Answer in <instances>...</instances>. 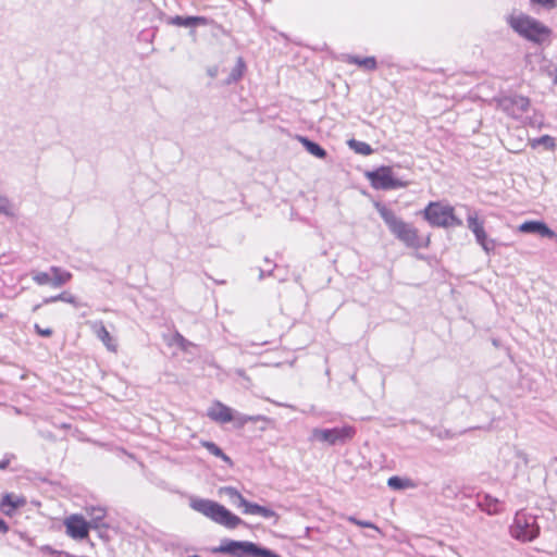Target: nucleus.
Instances as JSON below:
<instances>
[{
  "label": "nucleus",
  "mask_w": 557,
  "mask_h": 557,
  "mask_svg": "<svg viewBox=\"0 0 557 557\" xmlns=\"http://www.w3.org/2000/svg\"><path fill=\"white\" fill-rule=\"evenodd\" d=\"M507 23L520 37L531 42L542 45L550 40L552 29L528 14H511Z\"/></svg>",
  "instance_id": "obj_2"
},
{
  "label": "nucleus",
  "mask_w": 557,
  "mask_h": 557,
  "mask_svg": "<svg viewBox=\"0 0 557 557\" xmlns=\"http://www.w3.org/2000/svg\"><path fill=\"white\" fill-rule=\"evenodd\" d=\"M215 550L226 554H236L237 552H242L253 557H280L269 549L258 547L251 542L224 541Z\"/></svg>",
  "instance_id": "obj_10"
},
{
  "label": "nucleus",
  "mask_w": 557,
  "mask_h": 557,
  "mask_svg": "<svg viewBox=\"0 0 557 557\" xmlns=\"http://www.w3.org/2000/svg\"><path fill=\"white\" fill-rule=\"evenodd\" d=\"M371 186L374 189H395L405 187L406 184L394 176L393 170L389 166H381L374 171L366 173Z\"/></svg>",
  "instance_id": "obj_9"
},
{
  "label": "nucleus",
  "mask_w": 557,
  "mask_h": 557,
  "mask_svg": "<svg viewBox=\"0 0 557 557\" xmlns=\"http://www.w3.org/2000/svg\"><path fill=\"white\" fill-rule=\"evenodd\" d=\"M424 220L434 227H456L461 226L462 221L456 215L453 206L442 201H431L422 211Z\"/></svg>",
  "instance_id": "obj_4"
},
{
  "label": "nucleus",
  "mask_w": 557,
  "mask_h": 557,
  "mask_svg": "<svg viewBox=\"0 0 557 557\" xmlns=\"http://www.w3.org/2000/svg\"><path fill=\"white\" fill-rule=\"evenodd\" d=\"M375 208L393 235L405 246L412 249H424L430 246L431 234H420V231L413 224L398 219L394 211L385 205L377 202Z\"/></svg>",
  "instance_id": "obj_1"
},
{
  "label": "nucleus",
  "mask_w": 557,
  "mask_h": 557,
  "mask_svg": "<svg viewBox=\"0 0 557 557\" xmlns=\"http://www.w3.org/2000/svg\"><path fill=\"white\" fill-rule=\"evenodd\" d=\"M529 144L533 149L540 145L545 146L549 150H554L556 148L555 139L549 135H543L539 138L531 139Z\"/></svg>",
  "instance_id": "obj_25"
},
{
  "label": "nucleus",
  "mask_w": 557,
  "mask_h": 557,
  "mask_svg": "<svg viewBox=\"0 0 557 557\" xmlns=\"http://www.w3.org/2000/svg\"><path fill=\"white\" fill-rule=\"evenodd\" d=\"M66 534L76 541H83L89 536L90 523L78 513L66 517L63 521Z\"/></svg>",
  "instance_id": "obj_12"
},
{
  "label": "nucleus",
  "mask_w": 557,
  "mask_h": 557,
  "mask_svg": "<svg viewBox=\"0 0 557 557\" xmlns=\"http://www.w3.org/2000/svg\"><path fill=\"white\" fill-rule=\"evenodd\" d=\"M346 61L348 64L357 65L366 71H374L377 67V62L374 57L361 58L358 55H348Z\"/></svg>",
  "instance_id": "obj_18"
},
{
  "label": "nucleus",
  "mask_w": 557,
  "mask_h": 557,
  "mask_svg": "<svg viewBox=\"0 0 557 557\" xmlns=\"http://www.w3.org/2000/svg\"><path fill=\"white\" fill-rule=\"evenodd\" d=\"M26 498L24 496H17L14 494H4L0 500V510L8 517H12L15 511L26 505Z\"/></svg>",
  "instance_id": "obj_14"
},
{
  "label": "nucleus",
  "mask_w": 557,
  "mask_h": 557,
  "mask_svg": "<svg viewBox=\"0 0 557 557\" xmlns=\"http://www.w3.org/2000/svg\"><path fill=\"white\" fill-rule=\"evenodd\" d=\"M9 531L7 522L0 518V533L5 534Z\"/></svg>",
  "instance_id": "obj_32"
},
{
  "label": "nucleus",
  "mask_w": 557,
  "mask_h": 557,
  "mask_svg": "<svg viewBox=\"0 0 557 557\" xmlns=\"http://www.w3.org/2000/svg\"><path fill=\"white\" fill-rule=\"evenodd\" d=\"M171 25L180 26V27H197V26H207L210 24V20L205 16H180L176 15L172 17L169 22Z\"/></svg>",
  "instance_id": "obj_16"
},
{
  "label": "nucleus",
  "mask_w": 557,
  "mask_h": 557,
  "mask_svg": "<svg viewBox=\"0 0 557 557\" xmlns=\"http://www.w3.org/2000/svg\"><path fill=\"white\" fill-rule=\"evenodd\" d=\"M387 484L393 490H403L414 487V483L410 479H401L399 476H391Z\"/></svg>",
  "instance_id": "obj_23"
},
{
  "label": "nucleus",
  "mask_w": 557,
  "mask_h": 557,
  "mask_svg": "<svg viewBox=\"0 0 557 557\" xmlns=\"http://www.w3.org/2000/svg\"><path fill=\"white\" fill-rule=\"evenodd\" d=\"M533 2H536L539 4H542L544 7H555L557 5V0H532Z\"/></svg>",
  "instance_id": "obj_31"
},
{
  "label": "nucleus",
  "mask_w": 557,
  "mask_h": 557,
  "mask_svg": "<svg viewBox=\"0 0 557 557\" xmlns=\"http://www.w3.org/2000/svg\"><path fill=\"white\" fill-rule=\"evenodd\" d=\"M348 145L356 153H359L362 156H370L373 152L372 147L368 143H364V141L350 139L348 141Z\"/></svg>",
  "instance_id": "obj_24"
},
{
  "label": "nucleus",
  "mask_w": 557,
  "mask_h": 557,
  "mask_svg": "<svg viewBox=\"0 0 557 557\" xmlns=\"http://www.w3.org/2000/svg\"><path fill=\"white\" fill-rule=\"evenodd\" d=\"M521 233H536L542 237L556 238V233L542 221H525L518 227Z\"/></svg>",
  "instance_id": "obj_15"
},
{
  "label": "nucleus",
  "mask_w": 557,
  "mask_h": 557,
  "mask_svg": "<svg viewBox=\"0 0 557 557\" xmlns=\"http://www.w3.org/2000/svg\"><path fill=\"white\" fill-rule=\"evenodd\" d=\"M94 331L97 337L102 342V344L107 347L108 350L112 352L117 351V344L110 332L107 330L102 322L96 323L94 325Z\"/></svg>",
  "instance_id": "obj_17"
},
{
  "label": "nucleus",
  "mask_w": 557,
  "mask_h": 557,
  "mask_svg": "<svg viewBox=\"0 0 557 557\" xmlns=\"http://www.w3.org/2000/svg\"><path fill=\"white\" fill-rule=\"evenodd\" d=\"M356 435V429L352 425H343L333 429H314L312 436L314 440L329 445L343 444L351 441Z\"/></svg>",
  "instance_id": "obj_8"
},
{
  "label": "nucleus",
  "mask_w": 557,
  "mask_h": 557,
  "mask_svg": "<svg viewBox=\"0 0 557 557\" xmlns=\"http://www.w3.org/2000/svg\"><path fill=\"white\" fill-rule=\"evenodd\" d=\"M479 507L488 515H497L502 511V504L497 498L485 495L479 500Z\"/></svg>",
  "instance_id": "obj_19"
},
{
  "label": "nucleus",
  "mask_w": 557,
  "mask_h": 557,
  "mask_svg": "<svg viewBox=\"0 0 557 557\" xmlns=\"http://www.w3.org/2000/svg\"><path fill=\"white\" fill-rule=\"evenodd\" d=\"M55 299H61V300H65V301H69V302H73V298L72 297H65V294H62L55 298H53V300Z\"/></svg>",
  "instance_id": "obj_33"
},
{
  "label": "nucleus",
  "mask_w": 557,
  "mask_h": 557,
  "mask_svg": "<svg viewBox=\"0 0 557 557\" xmlns=\"http://www.w3.org/2000/svg\"><path fill=\"white\" fill-rule=\"evenodd\" d=\"M207 416L213 422L225 424L235 421L237 426L242 428L248 422H258L260 417L239 416L235 417L234 410L220 400H214L207 410Z\"/></svg>",
  "instance_id": "obj_7"
},
{
  "label": "nucleus",
  "mask_w": 557,
  "mask_h": 557,
  "mask_svg": "<svg viewBox=\"0 0 557 557\" xmlns=\"http://www.w3.org/2000/svg\"><path fill=\"white\" fill-rule=\"evenodd\" d=\"M219 495H225L231 500L235 502L244 515L260 516L264 519H272L277 523L280 516L271 508L248 502L235 487L222 486L218 491Z\"/></svg>",
  "instance_id": "obj_5"
},
{
  "label": "nucleus",
  "mask_w": 557,
  "mask_h": 557,
  "mask_svg": "<svg viewBox=\"0 0 557 557\" xmlns=\"http://www.w3.org/2000/svg\"><path fill=\"white\" fill-rule=\"evenodd\" d=\"M11 203L9 199L2 195H0V213L10 214L11 213Z\"/></svg>",
  "instance_id": "obj_29"
},
{
  "label": "nucleus",
  "mask_w": 557,
  "mask_h": 557,
  "mask_svg": "<svg viewBox=\"0 0 557 557\" xmlns=\"http://www.w3.org/2000/svg\"><path fill=\"white\" fill-rule=\"evenodd\" d=\"M347 520L352 523V524H356L358 527H361V528H368V529H373L375 531H380V529L372 522L370 521H363V520H359L357 519L356 517H352V516H349L347 518Z\"/></svg>",
  "instance_id": "obj_26"
},
{
  "label": "nucleus",
  "mask_w": 557,
  "mask_h": 557,
  "mask_svg": "<svg viewBox=\"0 0 557 557\" xmlns=\"http://www.w3.org/2000/svg\"><path fill=\"white\" fill-rule=\"evenodd\" d=\"M35 332L41 337H50L53 335L52 327H42L39 324L34 325Z\"/></svg>",
  "instance_id": "obj_28"
},
{
  "label": "nucleus",
  "mask_w": 557,
  "mask_h": 557,
  "mask_svg": "<svg viewBox=\"0 0 557 557\" xmlns=\"http://www.w3.org/2000/svg\"><path fill=\"white\" fill-rule=\"evenodd\" d=\"M10 463V460L9 459H5V460H1L0 461V469H5Z\"/></svg>",
  "instance_id": "obj_34"
},
{
  "label": "nucleus",
  "mask_w": 557,
  "mask_h": 557,
  "mask_svg": "<svg viewBox=\"0 0 557 557\" xmlns=\"http://www.w3.org/2000/svg\"><path fill=\"white\" fill-rule=\"evenodd\" d=\"M530 107V99L524 96H505L497 99V108L507 115L518 119L524 114Z\"/></svg>",
  "instance_id": "obj_11"
},
{
  "label": "nucleus",
  "mask_w": 557,
  "mask_h": 557,
  "mask_svg": "<svg viewBox=\"0 0 557 557\" xmlns=\"http://www.w3.org/2000/svg\"><path fill=\"white\" fill-rule=\"evenodd\" d=\"M245 69H246L245 62L243 61V59H238L237 64H236V71H237L238 78L243 75Z\"/></svg>",
  "instance_id": "obj_30"
},
{
  "label": "nucleus",
  "mask_w": 557,
  "mask_h": 557,
  "mask_svg": "<svg viewBox=\"0 0 557 557\" xmlns=\"http://www.w3.org/2000/svg\"><path fill=\"white\" fill-rule=\"evenodd\" d=\"M468 227L472 231L479 245L490 252L494 248L492 240L487 239V234L484 228V222L479 219L478 214H470L467 219Z\"/></svg>",
  "instance_id": "obj_13"
},
{
  "label": "nucleus",
  "mask_w": 557,
  "mask_h": 557,
  "mask_svg": "<svg viewBox=\"0 0 557 557\" xmlns=\"http://www.w3.org/2000/svg\"><path fill=\"white\" fill-rule=\"evenodd\" d=\"M510 534L521 542H530L536 539L540 534V527L535 517L524 511H518L510 525Z\"/></svg>",
  "instance_id": "obj_6"
},
{
  "label": "nucleus",
  "mask_w": 557,
  "mask_h": 557,
  "mask_svg": "<svg viewBox=\"0 0 557 557\" xmlns=\"http://www.w3.org/2000/svg\"><path fill=\"white\" fill-rule=\"evenodd\" d=\"M5 314L3 312H0V319H4Z\"/></svg>",
  "instance_id": "obj_35"
},
{
  "label": "nucleus",
  "mask_w": 557,
  "mask_h": 557,
  "mask_svg": "<svg viewBox=\"0 0 557 557\" xmlns=\"http://www.w3.org/2000/svg\"><path fill=\"white\" fill-rule=\"evenodd\" d=\"M51 274L52 285L57 287L67 283L72 278V274L70 272L58 267L51 268Z\"/></svg>",
  "instance_id": "obj_22"
},
{
  "label": "nucleus",
  "mask_w": 557,
  "mask_h": 557,
  "mask_svg": "<svg viewBox=\"0 0 557 557\" xmlns=\"http://www.w3.org/2000/svg\"><path fill=\"white\" fill-rule=\"evenodd\" d=\"M33 280H34V282H36L39 285L52 284L51 275L46 272H36L33 275Z\"/></svg>",
  "instance_id": "obj_27"
},
{
  "label": "nucleus",
  "mask_w": 557,
  "mask_h": 557,
  "mask_svg": "<svg viewBox=\"0 0 557 557\" xmlns=\"http://www.w3.org/2000/svg\"><path fill=\"white\" fill-rule=\"evenodd\" d=\"M299 143L306 148V150L312 156L323 159L326 157V151L317 143L309 140L307 137L299 136Z\"/></svg>",
  "instance_id": "obj_20"
},
{
  "label": "nucleus",
  "mask_w": 557,
  "mask_h": 557,
  "mask_svg": "<svg viewBox=\"0 0 557 557\" xmlns=\"http://www.w3.org/2000/svg\"><path fill=\"white\" fill-rule=\"evenodd\" d=\"M201 446L205 447L211 455L221 458L230 467L233 466V460L223 453V450L213 442L201 441Z\"/></svg>",
  "instance_id": "obj_21"
},
{
  "label": "nucleus",
  "mask_w": 557,
  "mask_h": 557,
  "mask_svg": "<svg viewBox=\"0 0 557 557\" xmlns=\"http://www.w3.org/2000/svg\"><path fill=\"white\" fill-rule=\"evenodd\" d=\"M190 507L195 511L226 529L233 530L243 523V520L225 506L210 499H191Z\"/></svg>",
  "instance_id": "obj_3"
}]
</instances>
